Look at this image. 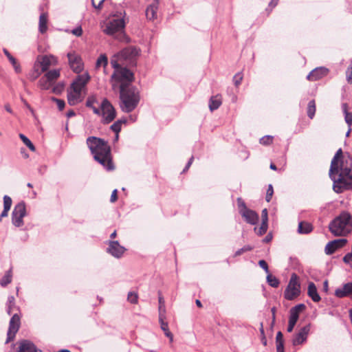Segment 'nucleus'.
<instances>
[{
  "mask_svg": "<svg viewBox=\"0 0 352 352\" xmlns=\"http://www.w3.org/2000/svg\"><path fill=\"white\" fill-rule=\"evenodd\" d=\"M330 232L334 236H345L352 230V217L347 212H342L329 225Z\"/></svg>",
  "mask_w": 352,
  "mask_h": 352,
  "instance_id": "20e7f679",
  "label": "nucleus"
},
{
  "mask_svg": "<svg viewBox=\"0 0 352 352\" xmlns=\"http://www.w3.org/2000/svg\"><path fill=\"white\" fill-rule=\"evenodd\" d=\"M298 318L299 316L298 315H296V314H290L289 318V324L287 329L288 332H292L293 331L294 327L298 320Z\"/></svg>",
  "mask_w": 352,
  "mask_h": 352,
  "instance_id": "7c9ffc66",
  "label": "nucleus"
},
{
  "mask_svg": "<svg viewBox=\"0 0 352 352\" xmlns=\"http://www.w3.org/2000/svg\"><path fill=\"white\" fill-rule=\"evenodd\" d=\"M258 265H259V266H260L261 268H263V269L265 271V272H266V273L270 274V273H269L268 265H267V263H266V261H264V260H260V261H258Z\"/></svg>",
  "mask_w": 352,
  "mask_h": 352,
  "instance_id": "5fc2aeb1",
  "label": "nucleus"
},
{
  "mask_svg": "<svg viewBox=\"0 0 352 352\" xmlns=\"http://www.w3.org/2000/svg\"><path fill=\"white\" fill-rule=\"evenodd\" d=\"M44 76L54 82L60 76V71L58 69L50 70L47 72Z\"/></svg>",
  "mask_w": 352,
  "mask_h": 352,
  "instance_id": "2f4dec72",
  "label": "nucleus"
},
{
  "mask_svg": "<svg viewBox=\"0 0 352 352\" xmlns=\"http://www.w3.org/2000/svg\"><path fill=\"white\" fill-rule=\"evenodd\" d=\"M352 157L343 155L341 148L336 153L331 160L329 177L333 181V190L342 193L346 190L352 182Z\"/></svg>",
  "mask_w": 352,
  "mask_h": 352,
  "instance_id": "f257e3e1",
  "label": "nucleus"
},
{
  "mask_svg": "<svg viewBox=\"0 0 352 352\" xmlns=\"http://www.w3.org/2000/svg\"><path fill=\"white\" fill-rule=\"evenodd\" d=\"M108 64L107 56L105 54H101L96 61V67H100L101 66L105 67Z\"/></svg>",
  "mask_w": 352,
  "mask_h": 352,
  "instance_id": "4c0bfd02",
  "label": "nucleus"
},
{
  "mask_svg": "<svg viewBox=\"0 0 352 352\" xmlns=\"http://www.w3.org/2000/svg\"><path fill=\"white\" fill-rule=\"evenodd\" d=\"M36 346L30 340H23L19 342L18 352H36Z\"/></svg>",
  "mask_w": 352,
  "mask_h": 352,
  "instance_id": "4be33fe9",
  "label": "nucleus"
},
{
  "mask_svg": "<svg viewBox=\"0 0 352 352\" xmlns=\"http://www.w3.org/2000/svg\"><path fill=\"white\" fill-rule=\"evenodd\" d=\"M12 199L8 196L5 195L3 197V208L10 210L12 206Z\"/></svg>",
  "mask_w": 352,
  "mask_h": 352,
  "instance_id": "49530a36",
  "label": "nucleus"
},
{
  "mask_svg": "<svg viewBox=\"0 0 352 352\" xmlns=\"http://www.w3.org/2000/svg\"><path fill=\"white\" fill-rule=\"evenodd\" d=\"M276 351L277 352H285L284 343L279 342L278 344H276Z\"/></svg>",
  "mask_w": 352,
  "mask_h": 352,
  "instance_id": "69168bd1",
  "label": "nucleus"
},
{
  "mask_svg": "<svg viewBox=\"0 0 352 352\" xmlns=\"http://www.w3.org/2000/svg\"><path fill=\"white\" fill-rule=\"evenodd\" d=\"M267 230V223L266 222H262L260 228H258L257 231V234L258 235H263L264 234Z\"/></svg>",
  "mask_w": 352,
  "mask_h": 352,
  "instance_id": "3c124183",
  "label": "nucleus"
},
{
  "mask_svg": "<svg viewBox=\"0 0 352 352\" xmlns=\"http://www.w3.org/2000/svg\"><path fill=\"white\" fill-rule=\"evenodd\" d=\"M72 34H74L75 36H80L82 35V28L80 26L79 27H77L76 28L74 29L72 31Z\"/></svg>",
  "mask_w": 352,
  "mask_h": 352,
  "instance_id": "13d9d810",
  "label": "nucleus"
},
{
  "mask_svg": "<svg viewBox=\"0 0 352 352\" xmlns=\"http://www.w3.org/2000/svg\"><path fill=\"white\" fill-rule=\"evenodd\" d=\"M124 27L125 22L123 18H113L106 23L103 32L119 41L127 43L129 39L125 34Z\"/></svg>",
  "mask_w": 352,
  "mask_h": 352,
  "instance_id": "39448f33",
  "label": "nucleus"
},
{
  "mask_svg": "<svg viewBox=\"0 0 352 352\" xmlns=\"http://www.w3.org/2000/svg\"><path fill=\"white\" fill-rule=\"evenodd\" d=\"M19 138L22 140V142L32 151H35V146L32 143V142L23 134L20 133Z\"/></svg>",
  "mask_w": 352,
  "mask_h": 352,
  "instance_id": "58836bf2",
  "label": "nucleus"
},
{
  "mask_svg": "<svg viewBox=\"0 0 352 352\" xmlns=\"http://www.w3.org/2000/svg\"><path fill=\"white\" fill-rule=\"evenodd\" d=\"M313 230L312 225L307 221H300L298 226V233L300 234H307Z\"/></svg>",
  "mask_w": 352,
  "mask_h": 352,
  "instance_id": "393cba45",
  "label": "nucleus"
},
{
  "mask_svg": "<svg viewBox=\"0 0 352 352\" xmlns=\"http://www.w3.org/2000/svg\"><path fill=\"white\" fill-rule=\"evenodd\" d=\"M253 249V247L250 245H244L243 248L239 249L234 254V256H238L241 255L243 253L251 251Z\"/></svg>",
  "mask_w": 352,
  "mask_h": 352,
  "instance_id": "37998d69",
  "label": "nucleus"
},
{
  "mask_svg": "<svg viewBox=\"0 0 352 352\" xmlns=\"http://www.w3.org/2000/svg\"><path fill=\"white\" fill-rule=\"evenodd\" d=\"M87 144L96 161L107 170L114 169L111 156V149L107 142L102 139L91 136L87 139Z\"/></svg>",
  "mask_w": 352,
  "mask_h": 352,
  "instance_id": "f03ea898",
  "label": "nucleus"
},
{
  "mask_svg": "<svg viewBox=\"0 0 352 352\" xmlns=\"http://www.w3.org/2000/svg\"><path fill=\"white\" fill-rule=\"evenodd\" d=\"M111 64L114 69V72L111 76V80L124 84H131L133 80L134 76L133 72L126 67H121L117 60L111 59Z\"/></svg>",
  "mask_w": 352,
  "mask_h": 352,
  "instance_id": "423d86ee",
  "label": "nucleus"
},
{
  "mask_svg": "<svg viewBox=\"0 0 352 352\" xmlns=\"http://www.w3.org/2000/svg\"><path fill=\"white\" fill-rule=\"evenodd\" d=\"M20 327V317L17 313L13 314L9 323L6 343L13 340Z\"/></svg>",
  "mask_w": 352,
  "mask_h": 352,
  "instance_id": "f8f14e48",
  "label": "nucleus"
},
{
  "mask_svg": "<svg viewBox=\"0 0 352 352\" xmlns=\"http://www.w3.org/2000/svg\"><path fill=\"white\" fill-rule=\"evenodd\" d=\"M41 74L39 73L34 72L33 71L30 72L29 74V78L30 80H35Z\"/></svg>",
  "mask_w": 352,
  "mask_h": 352,
  "instance_id": "bf43d9fd",
  "label": "nucleus"
},
{
  "mask_svg": "<svg viewBox=\"0 0 352 352\" xmlns=\"http://www.w3.org/2000/svg\"><path fill=\"white\" fill-rule=\"evenodd\" d=\"M335 296L338 298H344L352 296V283H347L335 291Z\"/></svg>",
  "mask_w": 352,
  "mask_h": 352,
  "instance_id": "6ab92c4d",
  "label": "nucleus"
},
{
  "mask_svg": "<svg viewBox=\"0 0 352 352\" xmlns=\"http://www.w3.org/2000/svg\"><path fill=\"white\" fill-rule=\"evenodd\" d=\"M347 240L345 239H335L329 241L325 246L324 252L327 255H331L338 249L344 246Z\"/></svg>",
  "mask_w": 352,
  "mask_h": 352,
  "instance_id": "f3484780",
  "label": "nucleus"
},
{
  "mask_svg": "<svg viewBox=\"0 0 352 352\" xmlns=\"http://www.w3.org/2000/svg\"><path fill=\"white\" fill-rule=\"evenodd\" d=\"M67 58L72 69L76 73L80 72L82 69V63L80 56L74 52H72L67 54Z\"/></svg>",
  "mask_w": 352,
  "mask_h": 352,
  "instance_id": "4468645a",
  "label": "nucleus"
},
{
  "mask_svg": "<svg viewBox=\"0 0 352 352\" xmlns=\"http://www.w3.org/2000/svg\"><path fill=\"white\" fill-rule=\"evenodd\" d=\"M89 80V76L87 74L80 75L72 82L69 89L82 94Z\"/></svg>",
  "mask_w": 352,
  "mask_h": 352,
  "instance_id": "ddd939ff",
  "label": "nucleus"
},
{
  "mask_svg": "<svg viewBox=\"0 0 352 352\" xmlns=\"http://www.w3.org/2000/svg\"><path fill=\"white\" fill-rule=\"evenodd\" d=\"M346 80L349 83H352V68L349 67L346 72Z\"/></svg>",
  "mask_w": 352,
  "mask_h": 352,
  "instance_id": "4d7b16f0",
  "label": "nucleus"
},
{
  "mask_svg": "<svg viewBox=\"0 0 352 352\" xmlns=\"http://www.w3.org/2000/svg\"><path fill=\"white\" fill-rule=\"evenodd\" d=\"M298 277L296 274H292L289 284L285 290L284 296L287 300H292L298 296L300 293Z\"/></svg>",
  "mask_w": 352,
  "mask_h": 352,
  "instance_id": "0eeeda50",
  "label": "nucleus"
},
{
  "mask_svg": "<svg viewBox=\"0 0 352 352\" xmlns=\"http://www.w3.org/2000/svg\"><path fill=\"white\" fill-rule=\"evenodd\" d=\"M15 307L14 298L13 296H9L7 302V312L9 315L12 313L13 309Z\"/></svg>",
  "mask_w": 352,
  "mask_h": 352,
  "instance_id": "ea45409f",
  "label": "nucleus"
},
{
  "mask_svg": "<svg viewBox=\"0 0 352 352\" xmlns=\"http://www.w3.org/2000/svg\"><path fill=\"white\" fill-rule=\"evenodd\" d=\"M328 73V69L325 67H318L313 69L307 76L309 80L316 81L325 76Z\"/></svg>",
  "mask_w": 352,
  "mask_h": 352,
  "instance_id": "a211bd4d",
  "label": "nucleus"
},
{
  "mask_svg": "<svg viewBox=\"0 0 352 352\" xmlns=\"http://www.w3.org/2000/svg\"><path fill=\"white\" fill-rule=\"evenodd\" d=\"M159 316H161V314H164V316H165L166 309L164 305V301L162 296L159 297Z\"/></svg>",
  "mask_w": 352,
  "mask_h": 352,
  "instance_id": "a18cd8bd",
  "label": "nucleus"
},
{
  "mask_svg": "<svg viewBox=\"0 0 352 352\" xmlns=\"http://www.w3.org/2000/svg\"><path fill=\"white\" fill-rule=\"evenodd\" d=\"M100 114L102 116V122L108 124L116 118V110L107 99H104L100 104Z\"/></svg>",
  "mask_w": 352,
  "mask_h": 352,
  "instance_id": "9d476101",
  "label": "nucleus"
},
{
  "mask_svg": "<svg viewBox=\"0 0 352 352\" xmlns=\"http://www.w3.org/2000/svg\"><path fill=\"white\" fill-rule=\"evenodd\" d=\"M12 281V270H8L0 281L1 286L5 287Z\"/></svg>",
  "mask_w": 352,
  "mask_h": 352,
  "instance_id": "c9c22d12",
  "label": "nucleus"
},
{
  "mask_svg": "<svg viewBox=\"0 0 352 352\" xmlns=\"http://www.w3.org/2000/svg\"><path fill=\"white\" fill-rule=\"evenodd\" d=\"M120 108L125 113L133 111L138 105L140 97L138 89L131 84L122 83L120 87Z\"/></svg>",
  "mask_w": 352,
  "mask_h": 352,
  "instance_id": "7ed1b4c3",
  "label": "nucleus"
},
{
  "mask_svg": "<svg viewBox=\"0 0 352 352\" xmlns=\"http://www.w3.org/2000/svg\"><path fill=\"white\" fill-rule=\"evenodd\" d=\"M126 122V119H120L115 122L111 126V129L115 132V133H119L121 131L122 125Z\"/></svg>",
  "mask_w": 352,
  "mask_h": 352,
  "instance_id": "473e14b6",
  "label": "nucleus"
},
{
  "mask_svg": "<svg viewBox=\"0 0 352 352\" xmlns=\"http://www.w3.org/2000/svg\"><path fill=\"white\" fill-rule=\"evenodd\" d=\"M165 316L164 314H161L159 316V321L161 325L162 330L164 332V334L166 337L170 338V342L173 341V334L168 329V325L166 322L164 321Z\"/></svg>",
  "mask_w": 352,
  "mask_h": 352,
  "instance_id": "a878e982",
  "label": "nucleus"
},
{
  "mask_svg": "<svg viewBox=\"0 0 352 352\" xmlns=\"http://www.w3.org/2000/svg\"><path fill=\"white\" fill-rule=\"evenodd\" d=\"M3 52L4 53V54L6 56V57L8 58V59L10 60V59H12L14 56H12L11 55V54L8 51L7 49L6 48H3Z\"/></svg>",
  "mask_w": 352,
  "mask_h": 352,
  "instance_id": "774afa93",
  "label": "nucleus"
},
{
  "mask_svg": "<svg viewBox=\"0 0 352 352\" xmlns=\"http://www.w3.org/2000/svg\"><path fill=\"white\" fill-rule=\"evenodd\" d=\"M117 192H118V191L116 189L113 190L111 195V198H110L111 202L113 203L117 200V199H118Z\"/></svg>",
  "mask_w": 352,
  "mask_h": 352,
  "instance_id": "680f3d73",
  "label": "nucleus"
},
{
  "mask_svg": "<svg viewBox=\"0 0 352 352\" xmlns=\"http://www.w3.org/2000/svg\"><path fill=\"white\" fill-rule=\"evenodd\" d=\"M126 249L120 245L117 241H111L109 242L107 252L115 258H120L124 253Z\"/></svg>",
  "mask_w": 352,
  "mask_h": 352,
  "instance_id": "dca6fc26",
  "label": "nucleus"
},
{
  "mask_svg": "<svg viewBox=\"0 0 352 352\" xmlns=\"http://www.w3.org/2000/svg\"><path fill=\"white\" fill-rule=\"evenodd\" d=\"M316 113V104L314 100H310L307 106V116L310 119H312Z\"/></svg>",
  "mask_w": 352,
  "mask_h": 352,
  "instance_id": "f704fd0d",
  "label": "nucleus"
},
{
  "mask_svg": "<svg viewBox=\"0 0 352 352\" xmlns=\"http://www.w3.org/2000/svg\"><path fill=\"white\" fill-rule=\"evenodd\" d=\"M222 100L219 95L212 96L209 100V109L211 111L217 109L221 104Z\"/></svg>",
  "mask_w": 352,
  "mask_h": 352,
  "instance_id": "bb28decb",
  "label": "nucleus"
},
{
  "mask_svg": "<svg viewBox=\"0 0 352 352\" xmlns=\"http://www.w3.org/2000/svg\"><path fill=\"white\" fill-rule=\"evenodd\" d=\"M276 344H278L279 342L284 343L283 340V334L280 331H278L276 334Z\"/></svg>",
  "mask_w": 352,
  "mask_h": 352,
  "instance_id": "e2e57ef3",
  "label": "nucleus"
},
{
  "mask_svg": "<svg viewBox=\"0 0 352 352\" xmlns=\"http://www.w3.org/2000/svg\"><path fill=\"white\" fill-rule=\"evenodd\" d=\"M193 160H194V157H193V156H192V157L189 159V160H188V162L187 164L186 165V166H185L184 169L183 170V172L186 171V170L190 168V166H191V164H192V162H193Z\"/></svg>",
  "mask_w": 352,
  "mask_h": 352,
  "instance_id": "338daca9",
  "label": "nucleus"
},
{
  "mask_svg": "<svg viewBox=\"0 0 352 352\" xmlns=\"http://www.w3.org/2000/svg\"><path fill=\"white\" fill-rule=\"evenodd\" d=\"M311 324H308L305 327H302L298 333L295 335L292 340V344L294 346L302 344L305 342L310 331Z\"/></svg>",
  "mask_w": 352,
  "mask_h": 352,
  "instance_id": "2eb2a0df",
  "label": "nucleus"
},
{
  "mask_svg": "<svg viewBox=\"0 0 352 352\" xmlns=\"http://www.w3.org/2000/svg\"><path fill=\"white\" fill-rule=\"evenodd\" d=\"M104 0H100L98 5H96L94 0H91L92 6L97 10H101Z\"/></svg>",
  "mask_w": 352,
  "mask_h": 352,
  "instance_id": "0e129e2a",
  "label": "nucleus"
},
{
  "mask_svg": "<svg viewBox=\"0 0 352 352\" xmlns=\"http://www.w3.org/2000/svg\"><path fill=\"white\" fill-rule=\"evenodd\" d=\"M159 0H154V2L149 5L146 10V16L148 20H154L157 17Z\"/></svg>",
  "mask_w": 352,
  "mask_h": 352,
  "instance_id": "5701e85b",
  "label": "nucleus"
},
{
  "mask_svg": "<svg viewBox=\"0 0 352 352\" xmlns=\"http://www.w3.org/2000/svg\"><path fill=\"white\" fill-rule=\"evenodd\" d=\"M342 109L343 113L345 115V118H344L345 121H346V124L349 125V126L350 127L352 124V115L348 112L347 104L343 103L342 104Z\"/></svg>",
  "mask_w": 352,
  "mask_h": 352,
  "instance_id": "72a5a7b5",
  "label": "nucleus"
},
{
  "mask_svg": "<svg viewBox=\"0 0 352 352\" xmlns=\"http://www.w3.org/2000/svg\"><path fill=\"white\" fill-rule=\"evenodd\" d=\"M273 136L265 135L261 138L259 140L260 143L263 145H269L272 143Z\"/></svg>",
  "mask_w": 352,
  "mask_h": 352,
  "instance_id": "c03bdc74",
  "label": "nucleus"
},
{
  "mask_svg": "<svg viewBox=\"0 0 352 352\" xmlns=\"http://www.w3.org/2000/svg\"><path fill=\"white\" fill-rule=\"evenodd\" d=\"M273 193H274L273 186L272 184H269L268 188L267 190L266 197H265V199L267 202L270 201L273 195Z\"/></svg>",
  "mask_w": 352,
  "mask_h": 352,
  "instance_id": "8fccbe9b",
  "label": "nucleus"
},
{
  "mask_svg": "<svg viewBox=\"0 0 352 352\" xmlns=\"http://www.w3.org/2000/svg\"><path fill=\"white\" fill-rule=\"evenodd\" d=\"M96 102V98L95 96H90L87 98L86 102V106L90 107L93 109L94 113L97 115H100V110L99 108H97L94 106V102Z\"/></svg>",
  "mask_w": 352,
  "mask_h": 352,
  "instance_id": "c85d7f7f",
  "label": "nucleus"
},
{
  "mask_svg": "<svg viewBox=\"0 0 352 352\" xmlns=\"http://www.w3.org/2000/svg\"><path fill=\"white\" fill-rule=\"evenodd\" d=\"M54 82L47 79L45 76L42 77L38 81V86L41 89L47 90L51 88Z\"/></svg>",
  "mask_w": 352,
  "mask_h": 352,
  "instance_id": "c756f323",
  "label": "nucleus"
},
{
  "mask_svg": "<svg viewBox=\"0 0 352 352\" xmlns=\"http://www.w3.org/2000/svg\"><path fill=\"white\" fill-rule=\"evenodd\" d=\"M261 217H262V222H266L267 223V221H268V218H267V210L266 208L263 209L262 210V214H261Z\"/></svg>",
  "mask_w": 352,
  "mask_h": 352,
  "instance_id": "052dcab7",
  "label": "nucleus"
},
{
  "mask_svg": "<svg viewBox=\"0 0 352 352\" xmlns=\"http://www.w3.org/2000/svg\"><path fill=\"white\" fill-rule=\"evenodd\" d=\"M238 204L239 207V212L244 218L245 221L251 225L256 224L258 221V214L254 210L248 209L241 198L238 199Z\"/></svg>",
  "mask_w": 352,
  "mask_h": 352,
  "instance_id": "1a4fd4ad",
  "label": "nucleus"
},
{
  "mask_svg": "<svg viewBox=\"0 0 352 352\" xmlns=\"http://www.w3.org/2000/svg\"><path fill=\"white\" fill-rule=\"evenodd\" d=\"M36 60L39 62L41 68V72H45L52 64V62L55 60V58L53 56L45 55L38 56Z\"/></svg>",
  "mask_w": 352,
  "mask_h": 352,
  "instance_id": "aec40b11",
  "label": "nucleus"
},
{
  "mask_svg": "<svg viewBox=\"0 0 352 352\" xmlns=\"http://www.w3.org/2000/svg\"><path fill=\"white\" fill-rule=\"evenodd\" d=\"M267 282L270 286L275 288L278 287L280 283L278 278L270 274H268L267 276Z\"/></svg>",
  "mask_w": 352,
  "mask_h": 352,
  "instance_id": "e433bc0d",
  "label": "nucleus"
},
{
  "mask_svg": "<svg viewBox=\"0 0 352 352\" xmlns=\"http://www.w3.org/2000/svg\"><path fill=\"white\" fill-rule=\"evenodd\" d=\"M47 16L45 13H43L40 15L39 17V31L41 33L43 34L47 31Z\"/></svg>",
  "mask_w": 352,
  "mask_h": 352,
  "instance_id": "cd10ccee",
  "label": "nucleus"
},
{
  "mask_svg": "<svg viewBox=\"0 0 352 352\" xmlns=\"http://www.w3.org/2000/svg\"><path fill=\"white\" fill-rule=\"evenodd\" d=\"M305 309L304 304H298L290 309V314H296L299 316V313Z\"/></svg>",
  "mask_w": 352,
  "mask_h": 352,
  "instance_id": "a19ab883",
  "label": "nucleus"
},
{
  "mask_svg": "<svg viewBox=\"0 0 352 352\" xmlns=\"http://www.w3.org/2000/svg\"><path fill=\"white\" fill-rule=\"evenodd\" d=\"M40 67H41V65L39 64V62L36 60L34 64L32 71L34 72H36V73H39V74H41L43 72H41V69H39Z\"/></svg>",
  "mask_w": 352,
  "mask_h": 352,
  "instance_id": "6e6d98bb",
  "label": "nucleus"
},
{
  "mask_svg": "<svg viewBox=\"0 0 352 352\" xmlns=\"http://www.w3.org/2000/svg\"><path fill=\"white\" fill-rule=\"evenodd\" d=\"M83 99L82 94H79L76 91L70 89L67 91V101L69 105L74 106L80 103Z\"/></svg>",
  "mask_w": 352,
  "mask_h": 352,
  "instance_id": "412c9836",
  "label": "nucleus"
},
{
  "mask_svg": "<svg viewBox=\"0 0 352 352\" xmlns=\"http://www.w3.org/2000/svg\"><path fill=\"white\" fill-rule=\"evenodd\" d=\"M307 294L314 302H319L321 299L320 296L318 294L317 288L315 284L312 282L309 283L308 285Z\"/></svg>",
  "mask_w": 352,
  "mask_h": 352,
  "instance_id": "b1692460",
  "label": "nucleus"
},
{
  "mask_svg": "<svg viewBox=\"0 0 352 352\" xmlns=\"http://www.w3.org/2000/svg\"><path fill=\"white\" fill-rule=\"evenodd\" d=\"M52 100L55 101L56 102V104L58 106V108L60 111H62L65 107V101L60 99H58L56 98H52Z\"/></svg>",
  "mask_w": 352,
  "mask_h": 352,
  "instance_id": "603ef678",
  "label": "nucleus"
},
{
  "mask_svg": "<svg viewBox=\"0 0 352 352\" xmlns=\"http://www.w3.org/2000/svg\"><path fill=\"white\" fill-rule=\"evenodd\" d=\"M10 63L12 64L14 71L17 74H20L21 72V67L20 64L17 62L16 59L13 57L12 59L9 60Z\"/></svg>",
  "mask_w": 352,
  "mask_h": 352,
  "instance_id": "79ce46f5",
  "label": "nucleus"
},
{
  "mask_svg": "<svg viewBox=\"0 0 352 352\" xmlns=\"http://www.w3.org/2000/svg\"><path fill=\"white\" fill-rule=\"evenodd\" d=\"M140 54V50L134 46H129L125 47L119 53H118L115 57L117 58V60H124L128 62L129 64H134L135 59Z\"/></svg>",
  "mask_w": 352,
  "mask_h": 352,
  "instance_id": "6e6552de",
  "label": "nucleus"
},
{
  "mask_svg": "<svg viewBox=\"0 0 352 352\" xmlns=\"http://www.w3.org/2000/svg\"><path fill=\"white\" fill-rule=\"evenodd\" d=\"M127 300L132 304H135L138 302V294L135 292H129L128 294Z\"/></svg>",
  "mask_w": 352,
  "mask_h": 352,
  "instance_id": "de8ad7c7",
  "label": "nucleus"
},
{
  "mask_svg": "<svg viewBox=\"0 0 352 352\" xmlns=\"http://www.w3.org/2000/svg\"><path fill=\"white\" fill-rule=\"evenodd\" d=\"M26 215L25 204L23 201L18 203L12 212V223L16 227L23 225V217Z\"/></svg>",
  "mask_w": 352,
  "mask_h": 352,
  "instance_id": "9b49d317",
  "label": "nucleus"
},
{
  "mask_svg": "<svg viewBox=\"0 0 352 352\" xmlns=\"http://www.w3.org/2000/svg\"><path fill=\"white\" fill-rule=\"evenodd\" d=\"M242 80H243V75L240 72L234 75V76L233 77L234 83L236 87L241 84Z\"/></svg>",
  "mask_w": 352,
  "mask_h": 352,
  "instance_id": "09e8293b",
  "label": "nucleus"
},
{
  "mask_svg": "<svg viewBox=\"0 0 352 352\" xmlns=\"http://www.w3.org/2000/svg\"><path fill=\"white\" fill-rule=\"evenodd\" d=\"M343 261L349 264L352 267V252L347 253L343 258Z\"/></svg>",
  "mask_w": 352,
  "mask_h": 352,
  "instance_id": "864d4df0",
  "label": "nucleus"
}]
</instances>
